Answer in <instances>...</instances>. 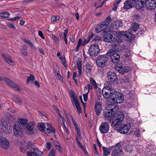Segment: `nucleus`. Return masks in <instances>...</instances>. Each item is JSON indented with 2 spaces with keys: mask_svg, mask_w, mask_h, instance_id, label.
<instances>
[{
  "mask_svg": "<svg viewBox=\"0 0 156 156\" xmlns=\"http://www.w3.org/2000/svg\"><path fill=\"white\" fill-rule=\"evenodd\" d=\"M104 117L105 119L109 120L111 125L115 126L119 125L123 120L124 114L121 112H116L112 108L107 107L104 112Z\"/></svg>",
  "mask_w": 156,
  "mask_h": 156,
  "instance_id": "f257e3e1",
  "label": "nucleus"
},
{
  "mask_svg": "<svg viewBox=\"0 0 156 156\" xmlns=\"http://www.w3.org/2000/svg\"><path fill=\"white\" fill-rule=\"evenodd\" d=\"M115 37L116 41L117 43L116 44L114 45L115 46L119 45V42H122L123 39H125L127 41L133 40L135 38V35L127 31H119L117 33L115 31H113L112 33ZM113 46V45H112Z\"/></svg>",
  "mask_w": 156,
  "mask_h": 156,
  "instance_id": "f03ea898",
  "label": "nucleus"
},
{
  "mask_svg": "<svg viewBox=\"0 0 156 156\" xmlns=\"http://www.w3.org/2000/svg\"><path fill=\"white\" fill-rule=\"evenodd\" d=\"M38 127L40 130L44 132L47 135H49L51 133H55V128L48 123H39L38 124Z\"/></svg>",
  "mask_w": 156,
  "mask_h": 156,
  "instance_id": "7ed1b4c3",
  "label": "nucleus"
},
{
  "mask_svg": "<svg viewBox=\"0 0 156 156\" xmlns=\"http://www.w3.org/2000/svg\"><path fill=\"white\" fill-rule=\"evenodd\" d=\"M119 51L118 48H114L109 49L106 53L107 55L110 57L113 63L118 62L120 58L119 55L115 52Z\"/></svg>",
  "mask_w": 156,
  "mask_h": 156,
  "instance_id": "20e7f679",
  "label": "nucleus"
},
{
  "mask_svg": "<svg viewBox=\"0 0 156 156\" xmlns=\"http://www.w3.org/2000/svg\"><path fill=\"white\" fill-rule=\"evenodd\" d=\"M115 90L112 88L105 87L102 89V93L103 97L105 98L109 99L112 101L114 95L115 93Z\"/></svg>",
  "mask_w": 156,
  "mask_h": 156,
  "instance_id": "39448f33",
  "label": "nucleus"
},
{
  "mask_svg": "<svg viewBox=\"0 0 156 156\" xmlns=\"http://www.w3.org/2000/svg\"><path fill=\"white\" fill-rule=\"evenodd\" d=\"M8 122L5 119H2L0 122V129L2 133H8L12 132V130L8 125Z\"/></svg>",
  "mask_w": 156,
  "mask_h": 156,
  "instance_id": "423d86ee",
  "label": "nucleus"
},
{
  "mask_svg": "<svg viewBox=\"0 0 156 156\" xmlns=\"http://www.w3.org/2000/svg\"><path fill=\"white\" fill-rule=\"evenodd\" d=\"M108 60V58L105 55H100L97 57L96 62L98 66L103 67L106 65Z\"/></svg>",
  "mask_w": 156,
  "mask_h": 156,
  "instance_id": "0eeeda50",
  "label": "nucleus"
},
{
  "mask_svg": "<svg viewBox=\"0 0 156 156\" xmlns=\"http://www.w3.org/2000/svg\"><path fill=\"white\" fill-rule=\"evenodd\" d=\"M124 97L123 95L122 94L118 92L115 90V93L113 97L111 104L115 103H121L124 100Z\"/></svg>",
  "mask_w": 156,
  "mask_h": 156,
  "instance_id": "6e6552de",
  "label": "nucleus"
},
{
  "mask_svg": "<svg viewBox=\"0 0 156 156\" xmlns=\"http://www.w3.org/2000/svg\"><path fill=\"white\" fill-rule=\"evenodd\" d=\"M117 127V130L120 133L123 134H126L127 133L129 130L131 126L129 123H127L125 124H122L120 126L119 125Z\"/></svg>",
  "mask_w": 156,
  "mask_h": 156,
  "instance_id": "1a4fd4ad",
  "label": "nucleus"
},
{
  "mask_svg": "<svg viewBox=\"0 0 156 156\" xmlns=\"http://www.w3.org/2000/svg\"><path fill=\"white\" fill-rule=\"evenodd\" d=\"M100 51L99 46L96 44L91 45L88 50L89 54L91 56L97 55Z\"/></svg>",
  "mask_w": 156,
  "mask_h": 156,
  "instance_id": "9d476101",
  "label": "nucleus"
},
{
  "mask_svg": "<svg viewBox=\"0 0 156 156\" xmlns=\"http://www.w3.org/2000/svg\"><path fill=\"white\" fill-rule=\"evenodd\" d=\"M22 129L20 123L16 121L15 122L13 125V133L16 136H20L23 134Z\"/></svg>",
  "mask_w": 156,
  "mask_h": 156,
  "instance_id": "9b49d317",
  "label": "nucleus"
},
{
  "mask_svg": "<svg viewBox=\"0 0 156 156\" xmlns=\"http://www.w3.org/2000/svg\"><path fill=\"white\" fill-rule=\"evenodd\" d=\"M107 76L108 81L111 84H116L118 82L117 78L114 72L111 71L108 72Z\"/></svg>",
  "mask_w": 156,
  "mask_h": 156,
  "instance_id": "f8f14e48",
  "label": "nucleus"
},
{
  "mask_svg": "<svg viewBox=\"0 0 156 156\" xmlns=\"http://www.w3.org/2000/svg\"><path fill=\"white\" fill-rule=\"evenodd\" d=\"M10 146V143L5 137L0 136V146L4 149H8Z\"/></svg>",
  "mask_w": 156,
  "mask_h": 156,
  "instance_id": "ddd939ff",
  "label": "nucleus"
},
{
  "mask_svg": "<svg viewBox=\"0 0 156 156\" xmlns=\"http://www.w3.org/2000/svg\"><path fill=\"white\" fill-rule=\"evenodd\" d=\"M4 78V81L8 85L14 89L16 90H20L18 85L11 80L6 77H5Z\"/></svg>",
  "mask_w": 156,
  "mask_h": 156,
  "instance_id": "4468645a",
  "label": "nucleus"
},
{
  "mask_svg": "<svg viewBox=\"0 0 156 156\" xmlns=\"http://www.w3.org/2000/svg\"><path fill=\"white\" fill-rule=\"evenodd\" d=\"M115 67L116 69L117 70L119 73L122 74H123L127 72L130 69V68L121 65H115Z\"/></svg>",
  "mask_w": 156,
  "mask_h": 156,
  "instance_id": "2eb2a0df",
  "label": "nucleus"
},
{
  "mask_svg": "<svg viewBox=\"0 0 156 156\" xmlns=\"http://www.w3.org/2000/svg\"><path fill=\"white\" fill-rule=\"evenodd\" d=\"M103 39L106 42H111L112 41H116L115 37H114L108 32H105L103 34Z\"/></svg>",
  "mask_w": 156,
  "mask_h": 156,
  "instance_id": "dca6fc26",
  "label": "nucleus"
},
{
  "mask_svg": "<svg viewBox=\"0 0 156 156\" xmlns=\"http://www.w3.org/2000/svg\"><path fill=\"white\" fill-rule=\"evenodd\" d=\"M109 125L107 122H102L100 127L99 130L100 132L102 134H105L107 133L109 129Z\"/></svg>",
  "mask_w": 156,
  "mask_h": 156,
  "instance_id": "f3484780",
  "label": "nucleus"
},
{
  "mask_svg": "<svg viewBox=\"0 0 156 156\" xmlns=\"http://www.w3.org/2000/svg\"><path fill=\"white\" fill-rule=\"evenodd\" d=\"M136 0H127L124 3V9H128L135 6Z\"/></svg>",
  "mask_w": 156,
  "mask_h": 156,
  "instance_id": "a211bd4d",
  "label": "nucleus"
},
{
  "mask_svg": "<svg viewBox=\"0 0 156 156\" xmlns=\"http://www.w3.org/2000/svg\"><path fill=\"white\" fill-rule=\"evenodd\" d=\"M35 123L34 122H29L26 125V127L28 130V133L29 135L33 134L34 133V128Z\"/></svg>",
  "mask_w": 156,
  "mask_h": 156,
  "instance_id": "6ab92c4d",
  "label": "nucleus"
},
{
  "mask_svg": "<svg viewBox=\"0 0 156 156\" xmlns=\"http://www.w3.org/2000/svg\"><path fill=\"white\" fill-rule=\"evenodd\" d=\"M90 40V39H89L88 40H87V39L84 38L82 39L81 38L79 39L78 41L77 46L75 49V51H78L79 49V48L80 46H83L85 45Z\"/></svg>",
  "mask_w": 156,
  "mask_h": 156,
  "instance_id": "aec40b11",
  "label": "nucleus"
},
{
  "mask_svg": "<svg viewBox=\"0 0 156 156\" xmlns=\"http://www.w3.org/2000/svg\"><path fill=\"white\" fill-rule=\"evenodd\" d=\"M2 55L6 62L10 65H12L13 64V62L12 58L7 54L5 53H2Z\"/></svg>",
  "mask_w": 156,
  "mask_h": 156,
  "instance_id": "412c9836",
  "label": "nucleus"
},
{
  "mask_svg": "<svg viewBox=\"0 0 156 156\" xmlns=\"http://www.w3.org/2000/svg\"><path fill=\"white\" fill-rule=\"evenodd\" d=\"M94 108L97 115H99L102 109L101 104L99 102H97L95 105Z\"/></svg>",
  "mask_w": 156,
  "mask_h": 156,
  "instance_id": "4be33fe9",
  "label": "nucleus"
},
{
  "mask_svg": "<svg viewBox=\"0 0 156 156\" xmlns=\"http://www.w3.org/2000/svg\"><path fill=\"white\" fill-rule=\"evenodd\" d=\"M123 154L122 151L117 148H114L112 151V156H121Z\"/></svg>",
  "mask_w": 156,
  "mask_h": 156,
  "instance_id": "5701e85b",
  "label": "nucleus"
},
{
  "mask_svg": "<svg viewBox=\"0 0 156 156\" xmlns=\"http://www.w3.org/2000/svg\"><path fill=\"white\" fill-rule=\"evenodd\" d=\"M122 23L120 20H118L113 22L111 24L112 27L118 28L122 26Z\"/></svg>",
  "mask_w": 156,
  "mask_h": 156,
  "instance_id": "b1692460",
  "label": "nucleus"
},
{
  "mask_svg": "<svg viewBox=\"0 0 156 156\" xmlns=\"http://www.w3.org/2000/svg\"><path fill=\"white\" fill-rule=\"evenodd\" d=\"M15 102L18 105L21 106L22 105V100L18 96H15L13 98Z\"/></svg>",
  "mask_w": 156,
  "mask_h": 156,
  "instance_id": "393cba45",
  "label": "nucleus"
},
{
  "mask_svg": "<svg viewBox=\"0 0 156 156\" xmlns=\"http://www.w3.org/2000/svg\"><path fill=\"white\" fill-rule=\"evenodd\" d=\"M139 28V25L137 23H133L130 28V31L131 32L134 33L137 31Z\"/></svg>",
  "mask_w": 156,
  "mask_h": 156,
  "instance_id": "a878e982",
  "label": "nucleus"
},
{
  "mask_svg": "<svg viewBox=\"0 0 156 156\" xmlns=\"http://www.w3.org/2000/svg\"><path fill=\"white\" fill-rule=\"evenodd\" d=\"M33 150L34 156H41L43 154L42 152L40 151L37 148L35 147L33 148Z\"/></svg>",
  "mask_w": 156,
  "mask_h": 156,
  "instance_id": "bb28decb",
  "label": "nucleus"
},
{
  "mask_svg": "<svg viewBox=\"0 0 156 156\" xmlns=\"http://www.w3.org/2000/svg\"><path fill=\"white\" fill-rule=\"evenodd\" d=\"M147 7L148 9L152 10L154 9L156 7V4L150 3L148 1L147 4Z\"/></svg>",
  "mask_w": 156,
  "mask_h": 156,
  "instance_id": "cd10ccee",
  "label": "nucleus"
},
{
  "mask_svg": "<svg viewBox=\"0 0 156 156\" xmlns=\"http://www.w3.org/2000/svg\"><path fill=\"white\" fill-rule=\"evenodd\" d=\"M73 103L75 105L78 112L79 113H81V110L78 100L73 102Z\"/></svg>",
  "mask_w": 156,
  "mask_h": 156,
  "instance_id": "c85d7f7f",
  "label": "nucleus"
},
{
  "mask_svg": "<svg viewBox=\"0 0 156 156\" xmlns=\"http://www.w3.org/2000/svg\"><path fill=\"white\" fill-rule=\"evenodd\" d=\"M105 28V27H103L101 25H98L95 29V31L96 33H99Z\"/></svg>",
  "mask_w": 156,
  "mask_h": 156,
  "instance_id": "c756f323",
  "label": "nucleus"
},
{
  "mask_svg": "<svg viewBox=\"0 0 156 156\" xmlns=\"http://www.w3.org/2000/svg\"><path fill=\"white\" fill-rule=\"evenodd\" d=\"M70 94L73 102L78 100L76 96L75 95L73 91L72 90H70Z\"/></svg>",
  "mask_w": 156,
  "mask_h": 156,
  "instance_id": "7c9ffc66",
  "label": "nucleus"
},
{
  "mask_svg": "<svg viewBox=\"0 0 156 156\" xmlns=\"http://www.w3.org/2000/svg\"><path fill=\"white\" fill-rule=\"evenodd\" d=\"M54 144L57 150H58L59 152H61L62 151V148L60 144L57 141H55L54 142Z\"/></svg>",
  "mask_w": 156,
  "mask_h": 156,
  "instance_id": "2f4dec72",
  "label": "nucleus"
},
{
  "mask_svg": "<svg viewBox=\"0 0 156 156\" xmlns=\"http://www.w3.org/2000/svg\"><path fill=\"white\" fill-rule=\"evenodd\" d=\"M19 121L18 122L19 123H20L23 125H25L28 122V120L25 118H20L19 119Z\"/></svg>",
  "mask_w": 156,
  "mask_h": 156,
  "instance_id": "473e14b6",
  "label": "nucleus"
},
{
  "mask_svg": "<svg viewBox=\"0 0 156 156\" xmlns=\"http://www.w3.org/2000/svg\"><path fill=\"white\" fill-rule=\"evenodd\" d=\"M59 59L61 60L62 64L65 67L67 66V64L66 62V59L63 57H60Z\"/></svg>",
  "mask_w": 156,
  "mask_h": 156,
  "instance_id": "72a5a7b5",
  "label": "nucleus"
},
{
  "mask_svg": "<svg viewBox=\"0 0 156 156\" xmlns=\"http://www.w3.org/2000/svg\"><path fill=\"white\" fill-rule=\"evenodd\" d=\"M26 147L28 149L30 150H33V148L35 147L33 144L31 142H28L27 145Z\"/></svg>",
  "mask_w": 156,
  "mask_h": 156,
  "instance_id": "f704fd0d",
  "label": "nucleus"
},
{
  "mask_svg": "<svg viewBox=\"0 0 156 156\" xmlns=\"http://www.w3.org/2000/svg\"><path fill=\"white\" fill-rule=\"evenodd\" d=\"M51 21L54 23L56 22L57 21L59 20L60 18L58 16H51Z\"/></svg>",
  "mask_w": 156,
  "mask_h": 156,
  "instance_id": "c9c22d12",
  "label": "nucleus"
},
{
  "mask_svg": "<svg viewBox=\"0 0 156 156\" xmlns=\"http://www.w3.org/2000/svg\"><path fill=\"white\" fill-rule=\"evenodd\" d=\"M102 150L105 156H107L110 154L109 150L105 147H103Z\"/></svg>",
  "mask_w": 156,
  "mask_h": 156,
  "instance_id": "e433bc0d",
  "label": "nucleus"
},
{
  "mask_svg": "<svg viewBox=\"0 0 156 156\" xmlns=\"http://www.w3.org/2000/svg\"><path fill=\"white\" fill-rule=\"evenodd\" d=\"M90 83L93 85L94 88L97 89V85L95 81L92 78H90Z\"/></svg>",
  "mask_w": 156,
  "mask_h": 156,
  "instance_id": "4c0bfd02",
  "label": "nucleus"
},
{
  "mask_svg": "<svg viewBox=\"0 0 156 156\" xmlns=\"http://www.w3.org/2000/svg\"><path fill=\"white\" fill-rule=\"evenodd\" d=\"M84 70L85 72L87 73L88 74L90 73V72L91 70V69L90 66H85L84 68Z\"/></svg>",
  "mask_w": 156,
  "mask_h": 156,
  "instance_id": "58836bf2",
  "label": "nucleus"
},
{
  "mask_svg": "<svg viewBox=\"0 0 156 156\" xmlns=\"http://www.w3.org/2000/svg\"><path fill=\"white\" fill-rule=\"evenodd\" d=\"M35 77L33 75L30 74V76L28 77L27 82V83H29L30 81L34 80H35Z\"/></svg>",
  "mask_w": 156,
  "mask_h": 156,
  "instance_id": "ea45409f",
  "label": "nucleus"
},
{
  "mask_svg": "<svg viewBox=\"0 0 156 156\" xmlns=\"http://www.w3.org/2000/svg\"><path fill=\"white\" fill-rule=\"evenodd\" d=\"M77 132V134L76 135V138H77L79 139H81L82 137L80 135V132L79 128L76 129Z\"/></svg>",
  "mask_w": 156,
  "mask_h": 156,
  "instance_id": "a19ab883",
  "label": "nucleus"
},
{
  "mask_svg": "<svg viewBox=\"0 0 156 156\" xmlns=\"http://www.w3.org/2000/svg\"><path fill=\"white\" fill-rule=\"evenodd\" d=\"M7 118L10 121H13L15 120V117L11 114H9L6 115Z\"/></svg>",
  "mask_w": 156,
  "mask_h": 156,
  "instance_id": "79ce46f5",
  "label": "nucleus"
},
{
  "mask_svg": "<svg viewBox=\"0 0 156 156\" xmlns=\"http://www.w3.org/2000/svg\"><path fill=\"white\" fill-rule=\"evenodd\" d=\"M57 113L58 114L60 118H59V119L60 120H61L62 121V122H65V120L64 117L62 115L61 112H60L59 110H57Z\"/></svg>",
  "mask_w": 156,
  "mask_h": 156,
  "instance_id": "37998d69",
  "label": "nucleus"
},
{
  "mask_svg": "<svg viewBox=\"0 0 156 156\" xmlns=\"http://www.w3.org/2000/svg\"><path fill=\"white\" fill-rule=\"evenodd\" d=\"M9 13L8 12H2L0 14V15L1 16L5 18L8 17L9 16Z\"/></svg>",
  "mask_w": 156,
  "mask_h": 156,
  "instance_id": "c03bdc74",
  "label": "nucleus"
},
{
  "mask_svg": "<svg viewBox=\"0 0 156 156\" xmlns=\"http://www.w3.org/2000/svg\"><path fill=\"white\" fill-rule=\"evenodd\" d=\"M138 2L141 4V7L146 5L148 0H138Z\"/></svg>",
  "mask_w": 156,
  "mask_h": 156,
  "instance_id": "a18cd8bd",
  "label": "nucleus"
},
{
  "mask_svg": "<svg viewBox=\"0 0 156 156\" xmlns=\"http://www.w3.org/2000/svg\"><path fill=\"white\" fill-rule=\"evenodd\" d=\"M56 151V150L55 149H52L49 153L48 156H55Z\"/></svg>",
  "mask_w": 156,
  "mask_h": 156,
  "instance_id": "49530a36",
  "label": "nucleus"
},
{
  "mask_svg": "<svg viewBox=\"0 0 156 156\" xmlns=\"http://www.w3.org/2000/svg\"><path fill=\"white\" fill-rule=\"evenodd\" d=\"M82 61L81 59H79L76 61L78 69H82Z\"/></svg>",
  "mask_w": 156,
  "mask_h": 156,
  "instance_id": "de8ad7c7",
  "label": "nucleus"
},
{
  "mask_svg": "<svg viewBox=\"0 0 156 156\" xmlns=\"http://www.w3.org/2000/svg\"><path fill=\"white\" fill-rule=\"evenodd\" d=\"M51 144L50 142H47L45 144V148L47 150H50L51 148Z\"/></svg>",
  "mask_w": 156,
  "mask_h": 156,
  "instance_id": "09e8293b",
  "label": "nucleus"
},
{
  "mask_svg": "<svg viewBox=\"0 0 156 156\" xmlns=\"http://www.w3.org/2000/svg\"><path fill=\"white\" fill-rule=\"evenodd\" d=\"M89 92V90H88L87 92L85 94H83V100L85 101H87L88 94Z\"/></svg>",
  "mask_w": 156,
  "mask_h": 156,
  "instance_id": "8fccbe9b",
  "label": "nucleus"
},
{
  "mask_svg": "<svg viewBox=\"0 0 156 156\" xmlns=\"http://www.w3.org/2000/svg\"><path fill=\"white\" fill-rule=\"evenodd\" d=\"M71 119H72V121L73 122V123L74 126H75V127L76 129H79V128L78 125H77V123H76V121H75V120L74 119H73V118L72 116H71Z\"/></svg>",
  "mask_w": 156,
  "mask_h": 156,
  "instance_id": "3c124183",
  "label": "nucleus"
},
{
  "mask_svg": "<svg viewBox=\"0 0 156 156\" xmlns=\"http://www.w3.org/2000/svg\"><path fill=\"white\" fill-rule=\"evenodd\" d=\"M56 78L58 80L62 81L63 78L62 76L60 75L59 73H56Z\"/></svg>",
  "mask_w": 156,
  "mask_h": 156,
  "instance_id": "603ef678",
  "label": "nucleus"
},
{
  "mask_svg": "<svg viewBox=\"0 0 156 156\" xmlns=\"http://www.w3.org/2000/svg\"><path fill=\"white\" fill-rule=\"evenodd\" d=\"M52 38L54 41V42L57 44L58 42V37H56L55 35H52Z\"/></svg>",
  "mask_w": 156,
  "mask_h": 156,
  "instance_id": "864d4df0",
  "label": "nucleus"
},
{
  "mask_svg": "<svg viewBox=\"0 0 156 156\" xmlns=\"http://www.w3.org/2000/svg\"><path fill=\"white\" fill-rule=\"evenodd\" d=\"M20 18V16H18L13 18H9L8 19V20L11 21H14Z\"/></svg>",
  "mask_w": 156,
  "mask_h": 156,
  "instance_id": "5fc2aeb1",
  "label": "nucleus"
},
{
  "mask_svg": "<svg viewBox=\"0 0 156 156\" xmlns=\"http://www.w3.org/2000/svg\"><path fill=\"white\" fill-rule=\"evenodd\" d=\"M141 4L140 3H139L137 4L136 5V7L137 9H140L144 7V6H142L141 7Z\"/></svg>",
  "mask_w": 156,
  "mask_h": 156,
  "instance_id": "6e6d98bb",
  "label": "nucleus"
},
{
  "mask_svg": "<svg viewBox=\"0 0 156 156\" xmlns=\"http://www.w3.org/2000/svg\"><path fill=\"white\" fill-rule=\"evenodd\" d=\"M38 112L42 116L45 117L46 118H47V115L44 112H43L38 111Z\"/></svg>",
  "mask_w": 156,
  "mask_h": 156,
  "instance_id": "4d7b16f0",
  "label": "nucleus"
},
{
  "mask_svg": "<svg viewBox=\"0 0 156 156\" xmlns=\"http://www.w3.org/2000/svg\"><path fill=\"white\" fill-rule=\"evenodd\" d=\"M111 20V17L110 16H108L106 18L105 21L107 23V24L109 25L110 23V22Z\"/></svg>",
  "mask_w": 156,
  "mask_h": 156,
  "instance_id": "13d9d810",
  "label": "nucleus"
},
{
  "mask_svg": "<svg viewBox=\"0 0 156 156\" xmlns=\"http://www.w3.org/2000/svg\"><path fill=\"white\" fill-rule=\"evenodd\" d=\"M77 144H78V145L79 146V147L80 148H81L85 152V153H86V152L85 149V148H84V147H83V146L81 144V143L80 142Z\"/></svg>",
  "mask_w": 156,
  "mask_h": 156,
  "instance_id": "bf43d9fd",
  "label": "nucleus"
},
{
  "mask_svg": "<svg viewBox=\"0 0 156 156\" xmlns=\"http://www.w3.org/2000/svg\"><path fill=\"white\" fill-rule=\"evenodd\" d=\"M107 23L105 21H103L101 22L100 23V25L102 26L103 27H105H105L107 26L108 25V24H107Z\"/></svg>",
  "mask_w": 156,
  "mask_h": 156,
  "instance_id": "052dcab7",
  "label": "nucleus"
},
{
  "mask_svg": "<svg viewBox=\"0 0 156 156\" xmlns=\"http://www.w3.org/2000/svg\"><path fill=\"white\" fill-rule=\"evenodd\" d=\"M38 35H39L43 39H44V37L43 35L42 32L41 31H38Z\"/></svg>",
  "mask_w": 156,
  "mask_h": 156,
  "instance_id": "680f3d73",
  "label": "nucleus"
},
{
  "mask_svg": "<svg viewBox=\"0 0 156 156\" xmlns=\"http://www.w3.org/2000/svg\"><path fill=\"white\" fill-rule=\"evenodd\" d=\"M27 156H34V152H33V151L31 152L27 151Z\"/></svg>",
  "mask_w": 156,
  "mask_h": 156,
  "instance_id": "e2e57ef3",
  "label": "nucleus"
},
{
  "mask_svg": "<svg viewBox=\"0 0 156 156\" xmlns=\"http://www.w3.org/2000/svg\"><path fill=\"white\" fill-rule=\"evenodd\" d=\"M29 45L33 49L35 50H37V49L36 48V47L32 43H31Z\"/></svg>",
  "mask_w": 156,
  "mask_h": 156,
  "instance_id": "0e129e2a",
  "label": "nucleus"
},
{
  "mask_svg": "<svg viewBox=\"0 0 156 156\" xmlns=\"http://www.w3.org/2000/svg\"><path fill=\"white\" fill-rule=\"evenodd\" d=\"M121 144L119 143H118L116 144L115 146L114 147V148H117V149H119V147L121 146Z\"/></svg>",
  "mask_w": 156,
  "mask_h": 156,
  "instance_id": "69168bd1",
  "label": "nucleus"
},
{
  "mask_svg": "<svg viewBox=\"0 0 156 156\" xmlns=\"http://www.w3.org/2000/svg\"><path fill=\"white\" fill-rule=\"evenodd\" d=\"M68 29H65L63 32L64 37H66L68 33Z\"/></svg>",
  "mask_w": 156,
  "mask_h": 156,
  "instance_id": "338daca9",
  "label": "nucleus"
},
{
  "mask_svg": "<svg viewBox=\"0 0 156 156\" xmlns=\"http://www.w3.org/2000/svg\"><path fill=\"white\" fill-rule=\"evenodd\" d=\"M121 1V0H116L114 2V5H117L119 4V3Z\"/></svg>",
  "mask_w": 156,
  "mask_h": 156,
  "instance_id": "774afa93",
  "label": "nucleus"
}]
</instances>
